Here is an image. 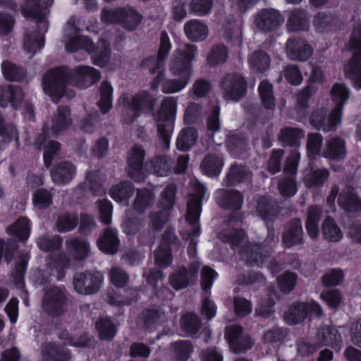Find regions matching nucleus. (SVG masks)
Wrapping results in <instances>:
<instances>
[{"mask_svg":"<svg viewBox=\"0 0 361 361\" xmlns=\"http://www.w3.org/2000/svg\"><path fill=\"white\" fill-rule=\"evenodd\" d=\"M71 124L69 109L65 106H59L53 115L51 123L43 128V131L47 136H56L66 131Z\"/></svg>","mask_w":361,"mask_h":361,"instance_id":"obj_18","label":"nucleus"},{"mask_svg":"<svg viewBox=\"0 0 361 361\" xmlns=\"http://www.w3.org/2000/svg\"><path fill=\"white\" fill-rule=\"evenodd\" d=\"M350 95V90L343 83H335L330 91V97L335 106L333 108L334 111H337L338 115V120L341 121L343 110L346 102Z\"/></svg>","mask_w":361,"mask_h":361,"instance_id":"obj_27","label":"nucleus"},{"mask_svg":"<svg viewBox=\"0 0 361 361\" xmlns=\"http://www.w3.org/2000/svg\"><path fill=\"white\" fill-rule=\"evenodd\" d=\"M122 106V121L130 124L140 116L141 111H152L157 99L147 91H141L135 94H122L118 100Z\"/></svg>","mask_w":361,"mask_h":361,"instance_id":"obj_4","label":"nucleus"},{"mask_svg":"<svg viewBox=\"0 0 361 361\" xmlns=\"http://www.w3.org/2000/svg\"><path fill=\"white\" fill-rule=\"evenodd\" d=\"M228 59V51L226 47L222 44H217L210 49L207 61L209 66H216L224 63Z\"/></svg>","mask_w":361,"mask_h":361,"instance_id":"obj_51","label":"nucleus"},{"mask_svg":"<svg viewBox=\"0 0 361 361\" xmlns=\"http://www.w3.org/2000/svg\"><path fill=\"white\" fill-rule=\"evenodd\" d=\"M64 35L69 38L66 44V48L68 51L74 52L80 49H85L89 53L92 54V60L94 64L104 66L109 62L111 52L109 42L101 39L97 47H95L89 38L80 36L78 34L73 18H70L67 22Z\"/></svg>","mask_w":361,"mask_h":361,"instance_id":"obj_3","label":"nucleus"},{"mask_svg":"<svg viewBox=\"0 0 361 361\" xmlns=\"http://www.w3.org/2000/svg\"><path fill=\"white\" fill-rule=\"evenodd\" d=\"M184 32L190 41L202 42L209 35V29L205 23L197 19L190 20L185 23Z\"/></svg>","mask_w":361,"mask_h":361,"instance_id":"obj_31","label":"nucleus"},{"mask_svg":"<svg viewBox=\"0 0 361 361\" xmlns=\"http://www.w3.org/2000/svg\"><path fill=\"white\" fill-rule=\"evenodd\" d=\"M226 336L233 353L240 354L245 353L252 346V341L250 336L244 334L240 326L232 325L227 328Z\"/></svg>","mask_w":361,"mask_h":361,"instance_id":"obj_19","label":"nucleus"},{"mask_svg":"<svg viewBox=\"0 0 361 361\" xmlns=\"http://www.w3.org/2000/svg\"><path fill=\"white\" fill-rule=\"evenodd\" d=\"M66 77L65 70L57 68L47 71L43 78L44 91L55 103H57L63 95L68 98L74 96L73 92L66 90Z\"/></svg>","mask_w":361,"mask_h":361,"instance_id":"obj_11","label":"nucleus"},{"mask_svg":"<svg viewBox=\"0 0 361 361\" xmlns=\"http://www.w3.org/2000/svg\"><path fill=\"white\" fill-rule=\"evenodd\" d=\"M221 33L227 42H239L242 34L241 25L233 16H228L222 24Z\"/></svg>","mask_w":361,"mask_h":361,"instance_id":"obj_35","label":"nucleus"},{"mask_svg":"<svg viewBox=\"0 0 361 361\" xmlns=\"http://www.w3.org/2000/svg\"><path fill=\"white\" fill-rule=\"evenodd\" d=\"M177 101L176 97H166L163 99L161 103L157 131L164 149L169 148L170 138L172 133L171 123L175 119L177 113Z\"/></svg>","mask_w":361,"mask_h":361,"instance_id":"obj_8","label":"nucleus"},{"mask_svg":"<svg viewBox=\"0 0 361 361\" xmlns=\"http://www.w3.org/2000/svg\"><path fill=\"white\" fill-rule=\"evenodd\" d=\"M174 357L180 361H186L190 357L193 348L188 341H178L173 343Z\"/></svg>","mask_w":361,"mask_h":361,"instance_id":"obj_58","label":"nucleus"},{"mask_svg":"<svg viewBox=\"0 0 361 361\" xmlns=\"http://www.w3.org/2000/svg\"><path fill=\"white\" fill-rule=\"evenodd\" d=\"M221 87L224 99L233 102L239 101L247 90L245 78L238 73L226 75L221 82Z\"/></svg>","mask_w":361,"mask_h":361,"instance_id":"obj_15","label":"nucleus"},{"mask_svg":"<svg viewBox=\"0 0 361 361\" xmlns=\"http://www.w3.org/2000/svg\"><path fill=\"white\" fill-rule=\"evenodd\" d=\"M37 244L38 247L44 251H52L61 247L62 245V238L59 235L53 237L42 236L37 239Z\"/></svg>","mask_w":361,"mask_h":361,"instance_id":"obj_62","label":"nucleus"},{"mask_svg":"<svg viewBox=\"0 0 361 361\" xmlns=\"http://www.w3.org/2000/svg\"><path fill=\"white\" fill-rule=\"evenodd\" d=\"M98 70L90 66H78L73 72L71 82L80 88H87L100 79Z\"/></svg>","mask_w":361,"mask_h":361,"instance_id":"obj_23","label":"nucleus"},{"mask_svg":"<svg viewBox=\"0 0 361 361\" xmlns=\"http://www.w3.org/2000/svg\"><path fill=\"white\" fill-rule=\"evenodd\" d=\"M223 166L221 159H203L200 165V169L203 173L209 176H217Z\"/></svg>","mask_w":361,"mask_h":361,"instance_id":"obj_63","label":"nucleus"},{"mask_svg":"<svg viewBox=\"0 0 361 361\" xmlns=\"http://www.w3.org/2000/svg\"><path fill=\"white\" fill-rule=\"evenodd\" d=\"M95 325L101 339L111 340L114 337L116 329L114 324L109 318H99Z\"/></svg>","mask_w":361,"mask_h":361,"instance_id":"obj_55","label":"nucleus"},{"mask_svg":"<svg viewBox=\"0 0 361 361\" xmlns=\"http://www.w3.org/2000/svg\"><path fill=\"white\" fill-rule=\"evenodd\" d=\"M354 50L353 57L344 69L345 76L352 80L354 86L361 88V25H356L348 44Z\"/></svg>","mask_w":361,"mask_h":361,"instance_id":"obj_10","label":"nucleus"},{"mask_svg":"<svg viewBox=\"0 0 361 361\" xmlns=\"http://www.w3.org/2000/svg\"><path fill=\"white\" fill-rule=\"evenodd\" d=\"M252 176L251 173L242 166H232L230 171L224 180L226 186L240 183L249 180Z\"/></svg>","mask_w":361,"mask_h":361,"instance_id":"obj_49","label":"nucleus"},{"mask_svg":"<svg viewBox=\"0 0 361 361\" xmlns=\"http://www.w3.org/2000/svg\"><path fill=\"white\" fill-rule=\"evenodd\" d=\"M30 222L25 217H20L16 222L6 228L9 235H13L22 240H26L30 235Z\"/></svg>","mask_w":361,"mask_h":361,"instance_id":"obj_47","label":"nucleus"},{"mask_svg":"<svg viewBox=\"0 0 361 361\" xmlns=\"http://www.w3.org/2000/svg\"><path fill=\"white\" fill-rule=\"evenodd\" d=\"M200 263L197 261L192 262L188 269L180 267L169 276L171 286L176 290L187 288L197 281Z\"/></svg>","mask_w":361,"mask_h":361,"instance_id":"obj_17","label":"nucleus"},{"mask_svg":"<svg viewBox=\"0 0 361 361\" xmlns=\"http://www.w3.org/2000/svg\"><path fill=\"white\" fill-rule=\"evenodd\" d=\"M117 234L116 229L106 228L97 241L99 250L106 254H115L118 250L120 243Z\"/></svg>","mask_w":361,"mask_h":361,"instance_id":"obj_32","label":"nucleus"},{"mask_svg":"<svg viewBox=\"0 0 361 361\" xmlns=\"http://www.w3.org/2000/svg\"><path fill=\"white\" fill-rule=\"evenodd\" d=\"M298 276L293 272L286 271L278 277L280 290L284 293H289L296 284Z\"/></svg>","mask_w":361,"mask_h":361,"instance_id":"obj_64","label":"nucleus"},{"mask_svg":"<svg viewBox=\"0 0 361 361\" xmlns=\"http://www.w3.org/2000/svg\"><path fill=\"white\" fill-rule=\"evenodd\" d=\"M34 206L39 209L48 208L52 203V195L50 191L45 189L36 190L32 197Z\"/></svg>","mask_w":361,"mask_h":361,"instance_id":"obj_60","label":"nucleus"},{"mask_svg":"<svg viewBox=\"0 0 361 361\" xmlns=\"http://www.w3.org/2000/svg\"><path fill=\"white\" fill-rule=\"evenodd\" d=\"M67 250L78 260L84 259L90 253V247L87 241L78 237H73L66 241Z\"/></svg>","mask_w":361,"mask_h":361,"instance_id":"obj_33","label":"nucleus"},{"mask_svg":"<svg viewBox=\"0 0 361 361\" xmlns=\"http://www.w3.org/2000/svg\"><path fill=\"white\" fill-rule=\"evenodd\" d=\"M336 22L337 19L333 15L319 12L314 16L312 24L319 32H324L332 29Z\"/></svg>","mask_w":361,"mask_h":361,"instance_id":"obj_52","label":"nucleus"},{"mask_svg":"<svg viewBox=\"0 0 361 361\" xmlns=\"http://www.w3.org/2000/svg\"><path fill=\"white\" fill-rule=\"evenodd\" d=\"M249 62L257 71L264 72L270 65V59L265 52L259 51L252 54Z\"/></svg>","mask_w":361,"mask_h":361,"instance_id":"obj_59","label":"nucleus"},{"mask_svg":"<svg viewBox=\"0 0 361 361\" xmlns=\"http://www.w3.org/2000/svg\"><path fill=\"white\" fill-rule=\"evenodd\" d=\"M329 172L327 169H321L315 171L307 170L304 176V183L307 188L322 186L328 179Z\"/></svg>","mask_w":361,"mask_h":361,"instance_id":"obj_45","label":"nucleus"},{"mask_svg":"<svg viewBox=\"0 0 361 361\" xmlns=\"http://www.w3.org/2000/svg\"><path fill=\"white\" fill-rule=\"evenodd\" d=\"M103 280L102 274L98 271H85L75 274L73 283L78 293L91 295L99 290Z\"/></svg>","mask_w":361,"mask_h":361,"instance_id":"obj_14","label":"nucleus"},{"mask_svg":"<svg viewBox=\"0 0 361 361\" xmlns=\"http://www.w3.org/2000/svg\"><path fill=\"white\" fill-rule=\"evenodd\" d=\"M323 237L330 242L336 243L343 238V233L336 221L331 217H326L322 226Z\"/></svg>","mask_w":361,"mask_h":361,"instance_id":"obj_43","label":"nucleus"},{"mask_svg":"<svg viewBox=\"0 0 361 361\" xmlns=\"http://www.w3.org/2000/svg\"><path fill=\"white\" fill-rule=\"evenodd\" d=\"M70 258L64 253L54 254L47 259V267L50 275L60 281L64 277L65 270L68 267Z\"/></svg>","mask_w":361,"mask_h":361,"instance_id":"obj_28","label":"nucleus"},{"mask_svg":"<svg viewBox=\"0 0 361 361\" xmlns=\"http://www.w3.org/2000/svg\"><path fill=\"white\" fill-rule=\"evenodd\" d=\"M189 81L180 77L167 78L165 71H161L150 83V88L157 91L159 87L164 94H173L183 90L189 84Z\"/></svg>","mask_w":361,"mask_h":361,"instance_id":"obj_16","label":"nucleus"},{"mask_svg":"<svg viewBox=\"0 0 361 361\" xmlns=\"http://www.w3.org/2000/svg\"><path fill=\"white\" fill-rule=\"evenodd\" d=\"M42 355L44 361H68L71 357L68 350L53 343L43 345Z\"/></svg>","mask_w":361,"mask_h":361,"instance_id":"obj_37","label":"nucleus"},{"mask_svg":"<svg viewBox=\"0 0 361 361\" xmlns=\"http://www.w3.org/2000/svg\"><path fill=\"white\" fill-rule=\"evenodd\" d=\"M317 340L320 346H330L333 348L340 349L343 338L338 329L331 326H323L318 329Z\"/></svg>","mask_w":361,"mask_h":361,"instance_id":"obj_29","label":"nucleus"},{"mask_svg":"<svg viewBox=\"0 0 361 361\" xmlns=\"http://www.w3.org/2000/svg\"><path fill=\"white\" fill-rule=\"evenodd\" d=\"M181 326L188 335H193L197 332L200 327L199 317L192 313H188L181 318Z\"/></svg>","mask_w":361,"mask_h":361,"instance_id":"obj_61","label":"nucleus"},{"mask_svg":"<svg viewBox=\"0 0 361 361\" xmlns=\"http://www.w3.org/2000/svg\"><path fill=\"white\" fill-rule=\"evenodd\" d=\"M36 148L41 149L43 146L44 158H52V157L59 155L60 144L56 141H49L45 142V135H39L35 142Z\"/></svg>","mask_w":361,"mask_h":361,"instance_id":"obj_54","label":"nucleus"},{"mask_svg":"<svg viewBox=\"0 0 361 361\" xmlns=\"http://www.w3.org/2000/svg\"><path fill=\"white\" fill-rule=\"evenodd\" d=\"M143 159H129L128 174L135 181H140L147 172L157 176H165L172 170V161L174 159H149L143 166Z\"/></svg>","mask_w":361,"mask_h":361,"instance_id":"obj_9","label":"nucleus"},{"mask_svg":"<svg viewBox=\"0 0 361 361\" xmlns=\"http://www.w3.org/2000/svg\"><path fill=\"white\" fill-rule=\"evenodd\" d=\"M29 255L27 252L20 253L18 260L16 261L14 269L11 274V279L16 286L20 288L23 291L22 298L23 303L28 306L27 291L24 290V275L27 268Z\"/></svg>","mask_w":361,"mask_h":361,"instance_id":"obj_25","label":"nucleus"},{"mask_svg":"<svg viewBox=\"0 0 361 361\" xmlns=\"http://www.w3.org/2000/svg\"><path fill=\"white\" fill-rule=\"evenodd\" d=\"M303 231L302 223L300 219H294L289 222L285 228L282 242L285 247L301 245L303 243Z\"/></svg>","mask_w":361,"mask_h":361,"instance_id":"obj_26","label":"nucleus"},{"mask_svg":"<svg viewBox=\"0 0 361 361\" xmlns=\"http://www.w3.org/2000/svg\"><path fill=\"white\" fill-rule=\"evenodd\" d=\"M191 185L195 190V193L190 195L188 202L186 220L192 230L188 233V237L191 238V241L188 245V253L190 257H194L196 254L197 242H195L193 238L200 234L199 219L201 210V202L205 195L206 188L203 184L197 180L192 181Z\"/></svg>","mask_w":361,"mask_h":361,"instance_id":"obj_5","label":"nucleus"},{"mask_svg":"<svg viewBox=\"0 0 361 361\" xmlns=\"http://www.w3.org/2000/svg\"><path fill=\"white\" fill-rule=\"evenodd\" d=\"M154 201V195L151 190L146 188L138 189L133 203L134 209L140 214L144 213L153 204Z\"/></svg>","mask_w":361,"mask_h":361,"instance_id":"obj_44","label":"nucleus"},{"mask_svg":"<svg viewBox=\"0 0 361 361\" xmlns=\"http://www.w3.org/2000/svg\"><path fill=\"white\" fill-rule=\"evenodd\" d=\"M197 132L191 127L183 128L179 133L176 140L177 148L180 151H188L196 143Z\"/></svg>","mask_w":361,"mask_h":361,"instance_id":"obj_41","label":"nucleus"},{"mask_svg":"<svg viewBox=\"0 0 361 361\" xmlns=\"http://www.w3.org/2000/svg\"><path fill=\"white\" fill-rule=\"evenodd\" d=\"M78 223V216L74 213H64L59 216L55 224V230L66 233L73 230Z\"/></svg>","mask_w":361,"mask_h":361,"instance_id":"obj_48","label":"nucleus"},{"mask_svg":"<svg viewBox=\"0 0 361 361\" xmlns=\"http://www.w3.org/2000/svg\"><path fill=\"white\" fill-rule=\"evenodd\" d=\"M76 167L69 161L58 160L50 169L52 181L59 185L68 184L75 177Z\"/></svg>","mask_w":361,"mask_h":361,"instance_id":"obj_21","label":"nucleus"},{"mask_svg":"<svg viewBox=\"0 0 361 361\" xmlns=\"http://www.w3.org/2000/svg\"><path fill=\"white\" fill-rule=\"evenodd\" d=\"M322 214V208L318 205H311L307 208L305 228L312 238H316L319 235V222Z\"/></svg>","mask_w":361,"mask_h":361,"instance_id":"obj_34","label":"nucleus"},{"mask_svg":"<svg viewBox=\"0 0 361 361\" xmlns=\"http://www.w3.org/2000/svg\"><path fill=\"white\" fill-rule=\"evenodd\" d=\"M307 315L306 303L296 302L293 304L284 313V319L288 324L294 325L302 322Z\"/></svg>","mask_w":361,"mask_h":361,"instance_id":"obj_42","label":"nucleus"},{"mask_svg":"<svg viewBox=\"0 0 361 361\" xmlns=\"http://www.w3.org/2000/svg\"><path fill=\"white\" fill-rule=\"evenodd\" d=\"M305 137V133L295 128H286L281 130L279 138L284 144L290 146L297 145Z\"/></svg>","mask_w":361,"mask_h":361,"instance_id":"obj_57","label":"nucleus"},{"mask_svg":"<svg viewBox=\"0 0 361 361\" xmlns=\"http://www.w3.org/2000/svg\"><path fill=\"white\" fill-rule=\"evenodd\" d=\"M256 212L263 220L268 221L276 216L277 209L270 200L260 197L257 201Z\"/></svg>","mask_w":361,"mask_h":361,"instance_id":"obj_46","label":"nucleus"},{"mask_svg":"<svg viewBox=\"0 0 361 361\" xmlns=\"http://www.w3.org/2000/svg\"><path fill=\"white\" fill-rule=\"evenodd\" d=\"M54 0H25L23 7V13L25 18H34L39 21V28L41 32L27 34L23 39V48L29 57L33 56L35 53L44 46V35L48 29L47 23L44 20L48 7L51 6Z\"/></svg>","mask_w":361,"mask_h":361,"instance_id":"obj_2","label":"nucleus"},{"mask_svg":"<svg viewBox=\"0 0 361 361\" xmlns=\"http://www.w3.org/2000/svg\"><path fill=\"white\" fill-rule=\"evenodd\" d=\"M338 204L345 212L350 214L361 212V198L353 189L346 188L338 195Z\"/></svg>","mask_w":361,"mask_h":361,"instance_id":"obj_30","label":"nucleus"},{"mask_svg":"<svg viewBox=\"0 0 361 361\" xmlns=\"http://www.w3.org/2000/svg\"><path fill=\"white\" fill-rule=\"evenodd\" d=\"M1 71L4 78L8 80L19 81L23 80L25 76L24 70L9 61L2 62Z\"/></svg>","mask_w":361,"mask_h":361,"instance_id":"obj_53","label":"nucleus"},{"mask_svg":"<svg viewBox=\"0 0 361 361\" xmlns=\"http://www.w3.org/2000/svg\"><path fill=\"white\" fill-rule=\"evenodd\" d=\"M68 293L64 286H49L44 289L42 310L54 317H61L68 310Z\"/></svg>","mask_w":361,"mask_h":361,"instance_id":"obj_7","label":"nucleus"},{"mask_svg":"<svg viewBox=\"0 0 361 361\" xmlns=\"http://www.w3.org/2000/svg\"><path fill=\"white\" fill-rule=\"evenodd\" d=\"M219 238L230 243L232 249L239 254L245 263L260 267L267 261L270 255V246L274 241V233L273 230L268 231L263 245L249 242L243 230L224 231Z\"/></svg>","mask_w":361,"mask_h":361,"instance_id":"obj_1","label":"nucleus"},{"mask_svg":"<svg viewBox=\"0 0 361 361\" xmlns=\"http://www.w3.org/2000/svg\"><path fill=\"white\" fill-rule=\"evenodd\" d=\"M258 92L264 106L267 109H273L275 106V98L272 85L268 81L264 80L260 82Z\"/></svg>","mask_w":361,"mask_h":361,"instance_id":"obj_56","label":"nucleus"},{"mask_svg":"<svg viewBox=\"0 0 361 361\" xmlns=\"http://www.w3.org/2000/svg\"><path fill=\"white\" fill-rule=\"evenodd\" d=\"M197 51V47L192 44H185L183 48L176 49L169 61L171 74L190 82L192 77L191 62L195 60Z\"/></svg>","mask_w":361,"mask_h":361,"instance_id":"obj_6","label":"nucleus"},{"mask_svg":"<svg viewBox=\"0 0 361 361\" xmlns=\"http://www.w3.org/2000/svg\"><path fill=\"white\" fill-rule=\"evenodd\" d=\"M100 99L98 102L100 111L105 114L112 107V93L113 87L110 83L106 81L102 82L99 88Z\"/></svg>","mask_w":361,"mask_h":361,"instance_id":"obj_50","label":"nucleus"},{"mask_svg":"<svg viewBox=\"0 0 361 361\" xmlns=\"http://www.w3.org/2000/svg\"><path fill=\"white\" fill-rule=\"evenodd\" d=\"M179 247V242L171 229L166 230L161 238V243L154 252L155 264L163 268H166L172 262L171 252Z\"/></svg>","mask_w":361,"mask_h":361,"instance_id":"obj_13","label":"nucleus"},{"mask_svg":"<svg viewBox=\"0 0 361 361\" xmlns=\"http://www.w3.org/2000/svg\"><path fill=\"white\" fill-rule=\"evenodd\" d=\"M286 52L290 59L304 61L312 56V48L302 39H293L287 41Z\"/></svg>","mask_w":361,"mask_h":361,"instance_id":"obj_24","label":"nucleus"},{"mask_svg":"<svg viewBox=\"0 0 361 361\" xmlns=\"http://www.w3.org/2000/svg\"><path fill=\"white\" fill-rule=\"evenodd\" d=\"M134 193V188L131 183L123 181L113 186L109 195L113 200L124 206L128 205L130 197Z\"/></svg>","mask_w":361,"mask_h":361,"instance_id":"obj_36","label":"nucleus"},{"mask_svg":"<svg viewBox=\"0 0 361 361\" xmlns=\"http://www.w3.org/2000/svg\"><path fill=\"white\" fill-rule=\"evenodd\" d=\"M336 113L337 111L332 109L326 118L324 109H318L312 113L310 117V123L314 128L323 132L335 130L337 125L341 123V121H337L338 115L337 116Z\"/></svg>","mask_w":361,"mask_h":361,"instance_id":"obj_22","label":"nucleus"},{"mask_svg":"<svg viewBox=\"0 0 361 361\" xmlns=\"http://www.w3.org/2000/svg\"><path fill=\"white\" fill-rule=\"evenodd\" d=\"M176 187L173 184L168 185L161 192L160 205L162 209L150 214V221L154 229L159 230L169 220L170 212L175 202Z\"/></svg>","mask_w":361,"mask_h":361,"instance_id":"obj_12","label":"nucleus"},{"mask_svg":"<svg viewBox=\"0 0 361 361\" xmlns=\"http://www.w3.org/2000/svg\"><path fill=\"white\" fill-rule=\"evenodd\" d=\"M284 22L281 13L275 9H263L255 16L254 23L256 27L269 32L278 28Z\"/></svg>","mask_w":361,"mask_h":361,"instance_id":"obj_20","label":"nucleus"},{"mask_svg":"<svg viewBox=\"0 0 361 361\" xmlns=\"http://www.w3.org/2000/svg\"><path fill=\"white\" fill-rule=\"evenodd\" d=\"M309 25L307 13L302 8H295L289 12L287 27L291 31H303Z\"/></svg>","mask_w":361,"mask_h":361,"instance_id":"obj_38","label":"nucleus"},{"mask_svg":"<svg viewBox=\"0 0 361 361\" xmlns=\"http://www.w3.org/2000/svg\"><path fill=\"white\" fill-rule=\"evenodd\" d=\"M219 204L221 207L231 209L238 210L243 203V195L237 190H221Z\"/></svg>","mask_w":361,"mask_h":361,"instance_id":"obj_40","label":"nucleus"},{"mask_svg":"<svg viewBox=\"0 0 361 361\" xmlns=\"http://www.w3.org/2000/svg\"><path fill=\"white\" fill-rule=\"evenodd\" d=\"M142 20L141 14L131 6L123 7L120 25L128 31L135 30Z\"/></svg>","mask_w":361,"mask_h":361,"instance_id":"obj_39","label":"nucleus"}]
</instances>
